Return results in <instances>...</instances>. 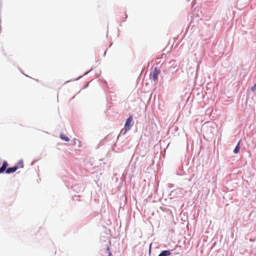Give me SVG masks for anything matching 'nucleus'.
<instances>
[{
    "label": "nucleus",
    "mask_w": 256,
    "mask_h": 256,
    "mask_svg": "<svg viewBox=\"0 0 256 256\" xmlns=\"http://www.w3.org/2000/svg\"><path fill=\"white\" fill-rule=\"evenodd\" d=\"M8 166V162L6 161L4 162L2 167L0 168V174L2 173L5 170L6 174H10L15 172L18 170V168L16 166L14 167L6 168Z\"/></svg>",
    "instance_id": "obj_1"
},
{
    "label": "nucleus",
    "mask_w": 256,
    "mask_h": 256,
    "mask_svg": "<svg viewBox=\"0 0 256 256\" xmlns=\"http://www.w3.org/2000/svg\"><path fill=\"white\" fill-rule=\"evenodd\" d=\"M160 74V70L157 68H154L150 74V78L154 81L157 80L158 75Z\"/></svg>",
    "instance_id": "obj_3"
},
{
    "label": "nucleus",
    "mask_w": 256,
    "mask_h": 256,
    "mask_svg": "<svg viewBox=\"0 0 256 256\" xmlns=\"http://www.w3.org/2000/svg\"><path fill=\"white\" fill-rule=\"evenodd\" d=\"M16 166L18 168V169L19 168H24V162L22 160H20L16 165Z\"/></svg>",
    "instance_id": "obj_6"
},
{
    "label": "nucleus",
    "mask_w": 256,
    "mask_h": 256,
    "mask_svg": "<svg viewBox=\"0 0 256 256\" xmlns=\"http://www.w3.org/2000/svg\"><path fill=\"white\" fill-rule=\"evenodd\" d=\"M132 116H129V118L126 120L124 125V128L121 130L120 134L122 133L123 134H124L128 130L130 129L131 127L134 124V122L132 121Z\"/></svg>",
    "instance_id": "obj_2"
},
{
    "label": "nucleus",
    "mask_w": 256,
    "mask_h": 256,
    "mask_svg": "<svg viewBox=\"0 0 256 256\" xmlns=\"http://www.w3.org/2000/svg\"><path fill=\"white\" fill-rule=\"evenodd\" d=\"M102 254H107L106 256H110L112 254V253L110 252V250L108 246L107 247L106 250H102Z\"/></svg>",
    "instance_id": "obj_4"
},
{
    "label": "nucleus",
    "mask_w": 256,
    "mask_h": 256,
    "mask_svg": "<svg viewBox=\"0 0 256 256\" xmlns=\"http://www.w3.org/2000/svg\"><path fill=\"white\" fill-rule=\"evenodd\" d=\"M240 141L238 142V144H237V145L236 146L235 148L234 149V154H237L240 151Z\"/></svg>",
    "instance_id": "obj_7"
},
{
    "label": "nucleus",
    "mask_w": 256,
    "mask_h": 256,
    "mask_svg": "<svg viewBox=\"0 0 256 256\" xmlns=\"http://www.w3.org/2000/svg\"><path fill=\"white\" fill-rule=\"evenodd\" d=\"M256 89V84L252 88V90L254 92Z\"/></svg>",
    "instance_id": "obj_9"
},
{
    "label": "nucleus",
    "mask_w": 256,
    "mask_h": 256,
    "mask_svg": "<svg viewBox=\"0 0 256 256\" xmlns=\"http://www.w3.org/2000/svg\"><path fill=\"white\" fill-rule=\"evenodd\" d=\"M60 137L62 140H64L66 142H68L70 140L69 138L67 136H65L64 134H60Z\"/></svg>",
    "instance_id": "obj_8"
},
{
    "label": "nucleus",
    "mask_w": 256,
    "mask_h": 256,
    "mask_svg": "<svg viewBox=\"0 0 256 256\" xmlns=\"http://www.w3.org/2000/svg\"><path fill=\"white\" fill-rule=\"evenodd\" d=\"M170 254V250H164L162 251L158 256H168Z\"/></svg>",
    "instance_id": "obj_5"
}]
</instances>
